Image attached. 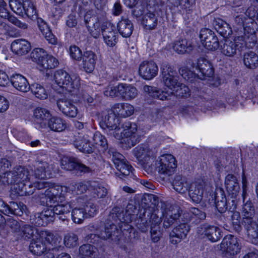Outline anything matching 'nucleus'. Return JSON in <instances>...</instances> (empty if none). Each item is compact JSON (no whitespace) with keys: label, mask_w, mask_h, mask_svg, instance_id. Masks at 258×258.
<instances>
[{"label":"nucleus","mask_w":258,"mask_h":258,"mask_svg":"<svg viewBox=\"0 0 258 258\" xmlns=\"http://www.w3.org/2000/svg\"><path fill=\"white\" fill-rule=\"evenodd\" d=\"M173 48L177 53L184 54L191 51L194 48V45L190 41L181 39L174 42Z\"/></svg>","instance_id":"obj_36"},{"label":"nucleus","mask_w":258,"mask_h":258,"mask_svg":"<svg viewBox=\"0 0 258 258\" xmlns=\"http://www.w3.org/2000/svg\"><path fill=\"white\" fill-rule=\"evenodd\" d=\"M39 235L38 229L29 225H24L22 226L20 232L18 236V239L28 240L38 237Z\"/></svg>","instance_id":"obj_33"},{"label":"nucleus","mask_w":258,"mask_h":258,"mask_svg":"<svg viewBox=\"0 0 258 258\" xmlns=\"http://www.w3.org/2000/svg\"><path fill=\"white\" fill-rule=\"evenodd\" d=\"M25 209L26 206L22 203L12 202L10 203V205H8L0 199V212L6 215H14L21 216Z\"/></svg>","instance_id":"obj_14"},{"label":"nucleus","mask_w":258,"mask_h":258,"mask_svg":"<svg viewBox=\"0 0 258 258\" xmlns=\"http://www.w3.org/2000/svg\"><path fill=\"white\" fill-rule=\"evenodd\" d=\"M6 222L7 226L11 229L12 232L14 233L15 236L17 238L22 228L20 223L11 218H8Z\"/></svg>","instance_id":"obj_54"},{"label":"nucleus","mask_w":258,"mask_h":258,"mask_svg":"<svg viewBox=\"0 0 258 258\" xmlns=\"http://www.w3.org/2000/svg\"><path fill=\"white\" fill-rule=\"evenodd\" d=\"M158 68L155 62L153 61H144L139 67V73L140 76L145 80H150L157 75Z\"/></svg>","instance_id":"obj_15"},{"label":"nucleus","mask_w":258,"mask_h":258,"mask_svg":"<svg viewBox=\"0 0 258 258\" xmlns=\"http://www.w3.org/2000/svg\"><path fill=\"white\" fill-rule=\"evenodd\" d=\"M143 89L145 92L147 93L149 96L162 100L168 99V97L170 95V93L165 92L154 87L148 85L144 86Z\"/></svg>","instance_id":"obj_38"},{"label":"nucleus","mask_w":258,"mask_h":258,"mask_svg":"<svg viewBox=\"0 0 258 258\" xmlns=\"http://www.w3.org/2000/svg\"><path fill=\"white\" fill-rule=\"evenodd\" d=\"M92 135L93 134L89 132L87 134L83 136L82 138V152L91 154L94 152L95 146L91 141Z\"/></svg>","instance_id":"obj_44"},{"label":"nucleus","mask_w":258,"mask_h":258,"mask_svg":"<svg viewBox=\"0 0 258 258\" xmlns=\"http://www.w3.org/2000/svg\"><path fill=\"white\" fill-rule=\"evenodd\" d=\"M200 38L203 45L207 49L214 51L219 47V43L215 33L211 30L203 28L200 33Z\"/></svg>","instance_id":"obj_9"},{"label":"nucleus","mask_w":258,"mask_h":258,"mask_svg":"<svg viewBox=\"0 0 258 258\" xmlns=\"http://www.w3.org/2000/svg\"><path fill=\"white\" fill-rule=\"evenodd\" d=\"M157 160V164H163L167 165L171 170L174 169L177 166L175 158L171 154L162 155Z\"/></svg>","instance_id":"obj_49"},{"label":"nucleus","mask_w":258,"mask_h":258,"mask_svg":"<svg viewBox=\"0 0 258 258\" xmlns=\"http://www.w3.org/2000/svg\"><path fill=\"white\" fill-rule=\"evenodd\" d=\"M47 249L45 244L40 238L36 237V239H33L29 245V250L34 255H40L44 253Z\"/></svg>","instance_id":"obj_39"},{"label":"nucleus","mask_w":258,"mask_h":258,"mask_svg":"<svg viewBox=\"0 0 258 258\" xmlns=\"http://www.w3.org/2000/svg\"><path fill=\"white\" fill-rule=\"evenodd\" d=\"M67 95L61 94L56 96V104L59 110L64 115L75 117L78 113V109L72 101L68 99Z\"/></svg>","instance_id":"obj_8"},{"label":"nucleus","mask_w":258,"mask_h":258,"mask_svg":"<svg viewBox=\"0 0 258 258\" xmlns=\"http://www.w3.org/2000/svg\"><path fill=\"white\" fill-rule=\"evenodd\" d=\"M161 223V218H159L156 214H152L151 215L149 222L146 221L145 224L144 222L140 223L139 224V228L141 230L142 232H146L148 230V227L149 224L150 225V229L153 227L155 228H160L159 224Z\"/></svg>","instance_id":"obj_42"},{"label":"nucleus","mask_w":258,"mask_h":258,"mask_svg":"<svg viewBox=\"0 0 258 258\" xmlns=\"http://www.w3.org/2000/svg\"><path fill=\"white\" fill-rule=\"evenodd\" d=\"M157 17L153 12H146L142 18V24L146 29L152 30L155 29L157 25Z\"/></svg>","instance_id":"obj_40"},{"label":"nucleus","mask_w":258,"mask_h":258,"mask_svg":"<svg viewBox=\"0 0 258 258\" xmlns=\"http://www.w3.org/2000/svg\"><path fill=\"white\" fill-rule=\"evenodd\" d=\"M9 5L11 10L14 12L24 17V2L22 3L18 0H10Z\"/></svg>","instance_id":"obj_56"},{"label":"nucleus","mask_w":258,"mask_h":258,"mask_svg":"<svg viewBox=\"0 0 258 258\" xmlns=\"http://www.w3.org/2000/svg\"><path fill=\"white\" fill-rule=\"evenodd\" d=\"M225 184L228 195L232 198H236L239 191L240 186L236 176L233 174H228L225 177Z\"/></svg>","instance_id":"obj_22"},{"label":"nucleus","mask_w":258,"mask_h":258,"mask_svg":"<svg viewBox=\"0 0 258 258\" xmlns=\"http://www.w3.org/2000/svg\"><path fill=\"white\" fill-rule=\"evenodd\" d=\"M93 192L91 197H97L98 198H105L107 193V189L97 182V186H95L93 190Z\"/></svg>","instance_id":"obj_63"},{"label":"nucleus","mask_w":258,"mask_h":258,"mask_svg":"<svg viewBox=\"0 0 258 258\" xmlns=\"http://www.w3.org/2000/svg\"><path fill=\"white\" fill-rule=\"evenodd\" d=\"M206 186V183L203 180L196 181L191 184L188 194L194 202L199 203L201 202Z\"/></svg>","instance_id":"obj_19"},{"label":"nucleus","mask_w":258,"mask_h":258,"mask_svg":"<svg viewBox=\"0 0 258 258\" xmlns=\"http://www.w3.org/2000/svg\"><path fill=\"white\" fill-rule=\"evenodd\" d=\"M47 124L50 130L56 132H62L67 127L66 121L58 116L50 117Z\"/></svg>","instance_id":"obj_34"},{"label":"nucleus","mask_w":258,"mask_h":258,"mask_svg":"<svg viewBox=\"0 0 258 258\" xmlns=\"http://www.w3.org/2000/svg\"><path fill=\"white\" fill-rule=\"evenodd\" d=\"M78 161L74 157H63L61 161L62 169L72 171L80 167Z\"/></svg>","instance_id":"obj_46"},{"label":"nucleus","mask_w":258,"mask_h":258,"mask_svg":"<svg viewBox=\"0 0 258 258\" xmlns=\"http://www.w3.org/2000/svg\"><path fill=\"white\" fill-rule=\"evenodd\" d=\"M32 93L35 96L40 99H45L47 97V93L45 88L41 85L37 83L33 84L30 86Z\"/></svg>","instance_id":"obj_50"},{"label":"nucleus","mask_w":258,"mask_h":258,"mask_svg":"<svg viewBox=\"0 0 258 258\" xmlns=\"http://www.w3.org/2000/svg\"><path fill=\"white\" fill-rule=\"evenodd\" d=\"M24 16L26 15L32 20H37V11L33 4L28 0L24 2Z\"/></svg>","instance_id":"obj_48"},{"label":"nucleus","mask_w":258,"mask_h":258,"mask_svg":"<svg viewBox=\"0 0 258 258\" xmlns=\"http://www.w3.org/2000/svg\"><path fill=\"white\" fill-rule=\"evenodd\" d=\"M243 62L249 69H254L258 67V55L254 52L249 51L243 55Z\"/></svg>","instance_id":"obj_43"},{"label":"nucleus","mask_w":258,"mask_h":258,"mask_svg":"<svg viewBox=\"0 0 258 258\" xmlns=\"http://www.w3.org/2000/svg\"><path fill=\"white\" fill-rule=\"evenodd\" d=\"M97 186V181H84L82 182V194L86 192L88 194L86 196L92 195L93 190Z\"/></svg>","instance_id":"obj_59"},{"label":"nucleus","mask_w":258,"mask_h":258,"mask_svg":"<svg viewBox=\"0 0 258 258\" xmlns=\"http://www.w3.org/2000/svg\"><path fill=\"white\" fill-rule=\"evenodd\" d=\"M91 141H93L96 146H100L103 150L108 148L106 139L99 132H97L94 134L93 137H92Z\"/></svg>","instance_id":"obj_52"},{"label":"nucleus","mask_w":258,"mask_h":258,"mask_svg":"<svg viewBox=\"0 0 258 258\" xmlns=\"http://www.w3.org/2000/svg\"><path fill=\"white\" fill-rule=\"evenodd\" d=\"M241 213L242 223L246 230L247 235L255 234V231L258 230V218H254L255 210L250 200H248L243 203Z\"/></svg>","instance_id":"obj_3"},{"label":"nucleus","mask_w":258,"mask_h":258,"mask_svg":"<svg viewBox=\"0 0 258 258\" xmlns=\"http://www.w3.org/2000/svg\"><path fill=\"white\" fill-rule=\"evenodd\" d=\"M121 128L122 131L119 127L116 131H113L112 134L115 138L120 140L122 149H131L140 142L141 135L135 123L125 121L121 124Z\"/></svg>","instance_id":"obj_2"},{"label":"nucleus","mask_w":258,"mask_h":258,"mask_svg":"<svg viewBox=\"0 0 258 258\" xmlns=\"http://www.w3.org/2000/svg\"><path fill=\"white\" fill-rule=\"evenodd\" d=\"M53 80L57 86L54 89L58 95L68 94L72 93V95L79 91V88L73 86V82L70 75L66 71L59 70L54 75Z\"/></svg>","instance_id":"obj_4"},{"label":"nucleus","mask_w":258,"mask_h":258,"mask_svg":"<svg viewBox=\"0 0 258 258\" xmlns=\"http://www.w3.org/2000/svg\"><path fill=\"white\" fill-rule=\"evenodd\" d=\"M117 106L122 108L119 111V115L123 117H126L132 115L134 112V107L128 103H117Z\"/></svg>","instance_id":"obj_55"},{"label":"nucleus","mask_w":258,"mask_h":258,"mask_svg":"<svg viewBox=\"0 0 258 258\" xmlns=\"http://www.w3.org/2000/svg\"><path fill=\"white\" fill-rule=\"evenodd\" d=\"M97 213V208L94 203L89 201L85 204L84 207L82 208V213L83 217L89 218L93 217Z\"/></svg>","instance_id":"obj_51"},{"label":"nucleus","mask_w":258,"mask_h":258,"mask_svg":"<svg viewBox=\"0 0 258 258\" xmlns=\"http://www.w3.org/2000/svg\"><path fill=\"white\" fill-rule=\"evenodd\" d=\"M198 232L206 236L212 242L219 240L222 236L221 230L219 227L207 224L201 225Z\"/></svg>","instance_id":"obj_18"},{"label":"nucleus","mask_w":258,"mask_h":258,"mask_svg":"<svg viewBox=\"0 0 258 258\" xmlns=\"http://www.w3.org/2000/svg\"><path fill=\"white\" fill-rule=\"evenodd\" d=\"M84 21L88 30L92 32L93 29L97 30L100 27V24L102 20H100L97 17L92 15L90 12H88L84 16Z\"/></svg>","instance_id":"obj_37"},{"label":"nucleus","mask_w":258,"mask_h":258,"mask_svg":"<svg viewBox=\"0 0 258 258\" xmlns=\"http://www.w3.org/2000/svg\"><path fill=\"white\" fill-rule=\"evenodd\" d=\"M10 82L13 87L22 92H27L30 90V86L27 79L20 74H15L10 78Z\"/></svg>","instance_id":"obj_25"},{"label":"nucleus","mask_w":258,"mask_h":258,"mask_svg":"<svg viewBox=\"0 0 258 258\" xmlns=\"http://www.w3.org/2000/svg\"><path fill=\"white\" fill-rule=\"evenodd\" d=\"M170 94H175L176 96L182 98H187L190 95L189 88L185 85L179 83L178 87L175 88Z\"/></svg>","instance_id":"obj_53"},{"label":"nucleus","mask_w":258,"mask_h":258,"mask_svg":"<svg viewBox=\"0 0 258 258\" xmlns=\"http://www.w3.org/2000/svg\"><path fill=\"white\" fill-rule=\"evenodd\" d=\"M7 4L4 0H0V17L7 18L10 22L22 29H27L28 25L26 23L21 22L14 16H9V12L6 8Z\"/></svg>","instance_id":"obj_21"},{"label":"nucleus","mask_w":258,"mask_h":258,"mask_svg":"<svg viewBox=\"0 0 258 258\" xmlns=\"http://www.w3.org/2000/svg\"><path fill=\"white\" fill-rule=\"evenodd\" d=\"M51 115L50 111L43 108L37 107L34 111V116L35 121L40 124V127L43 128L46 126L44 121L49 119Z\"/></svg>","instance_id":"obj_32"},{"label":"nucleus","mask_w":258,"mask_h":258,"mask_svg":"<svg viewBox=\"0 0 258 258\" xmlns=\"http://www.w3.org/2000/svg\"><path fill=\"white\" fill-rule=\"evenodd\" d=\"M118 125L119 119L112 110L108 111L100 121L101 126L104 129L107 128L110 131L117 130L119 128Z\"/></svg>","instance_id":"obj_20"},{"label":"nucleus","mask_w":258,"mask_h":258,"mask_svg":"<svg viewBox=\"0 0 258 258\" xmlns=\"http://www.w3.org/2000/svg\"><path fill=\"white\" fill-rule=\"evenodd\" d=\"M235 40L232 41L229 39H226L220 46L221 53L228 57H232L236 54L237 50H239L241 46Z\"/></svg>","instance_id":"obj_24"},{"label":"nucleus","mask_w":258,"mask_h":258,"mask_svg":"<svg viewBox=\"0 0 258 258\" xmlns=\"http://www.w3.org/2000/svg\"><path fill=\"white\" fill-rule=\"evenodd\" d=\"M32 173V175L31 176L32 179L33 177L36 179H44L50 176L51 167L46 162H39Z\"/></svg>","instance_id":"obj_23"},{"label":"nucleus","mask_w":258,"mask_h":258,"mask_svg":"<svg viewBox=\"0 0 258 258\" xmlns=\"http://www.w3.org/2000/svg\"><path fill=\"white\" fill-rule=\"evenodd\" d=\"M221 247L223 250L230 255L236 254L240 249L237 238L232 235H228L224 238Z\"/></svg>","instance_id":"obj_17"},{"label":"nucleus","mask_w":258,"mask_h":258,"mask_svg":"<svg viewBox=\"0 0 258 258\" xmlns=\"http://www.w3.org/2000/svg\"><path fill=\"white\" fill-rule=\"evenodd\" d=\"M71 209V206L69 204L67 203L65 204H57L53 206V210L54 211L55 215H61L59 218L62 221H64L67 217L66 214H69Z\"/></svg>","instance_id":"obj_47"},{"label":"nucleus","mask_w":258,"mask_h":258,"mask_svg":"<svg viewBox=\"0 0 258 258\" xmlns=\"http://www.w3.org/2000/svg\"><path fill=\"white\" fill-rule=\"evenodd\" d=\"M174 189L179 193L183 194L188 189V184L184 177L180 175H176L172 182Z\"/></svg>","instance_id":"obj_45"},{"label":"nucleus","mask_w":258,"mask_h":258,"mask_svg":"<svg viewBox=\"0 0 258 258\" xmlns=\"http://www.w3.org/2000/svg\"><path fill=\"white\" fill-rule=\"evenodd\" d=\"M63 243L66 247H74L78 244V237L73 234H68L64 237Z\"/></svg>","instance_id":"obj_62"},{"label":"nucleus","mask_w":258,"mask_h":258,"mask_svg":"<svg viewBox=\"0 0 258 258\" xmlns=\"http://www.w3.org/2000/svg\"><path fill=\"white\" fill-rule=\"evenodd\" d=\"M159 206L161 207L162 214L164 227L168 228L180 216V208L178 206H173L165 202H161Z\"/></svg>","instance_id":"obj_7"},{"label":"nucleus","mask_w":258,"mask_h":258,"mask_svg":"<svg viewBox=\"0 0 258 258\" xmlns=\"http://www.w3.org/2000/svg\"><path fill=\"white\" fill-rule=\"evenodd\" d=\"M102 34L105 43L110 47H113L117 42V35L115 25L106 21L101 25Z\"/></svg>","instance_id":"obj_11"},{"label":"nucleus","mask_w":258,"mask_h":258,"mask_svg":"<svg viewBox=\"0 0 258 258\" xmlns=\"http://www.w3.org/2000/svg\"><path fill=\"white\" fill-rule=\"evenodd\" d=\"M211 198L212 202H227L224 191L221 188H217L214 194L211 196Z\"/></svg>","instance_id":"obj_64"},{"label":"nucleus","mask_w":258,"mask_h":258,"mask_svg":"<svg viewBox=\"0 0 258 258\" xmlns=\"http://www.w3.org/2000/svg\"><path fill=\"white\" fill-rule=\"evenodd\" d=\"M58 64L59 62L57 59L52 55L46 53L38 66L40 70L44 71L54 69L57 67Z\"/></svg>","instance_id":"obj_35"},{"label":"nucleus","mask_w":258,"mask_h":258,"mask_svg":"<svg viewBox=\"0 0 258 258\" xmlns=\"http://www.w3.org/2000/svg\"><path fill=\"white\" fill-rule=\"evenodd\" d=\"M49 185H51V182L45 181L33 182L32 179L31 182H28V185H26L27 187L25 186V184L20 183L17 188L19 190V196H26L32 195L36 189L48 188Z\"/></svg>","instance_id":"obj_12"},{"label":"nucleus","mask_w":258,"mask_h":258,"mask_svg":"<svg viewBox=\"0 0 258 258\" xmlns=\"http://www.w3.org/2000/svg\"><path fill=\"white\" fill-rule=\"evenodd\" d=\"M163 81L164 85L170 89L171 92L178 87V82L176 72L170 65L163 63L161 66Z\"/></svg>","instance_id":"obj_10"},{"label":"nucleus","mask_w":258,"mask_h":258,"mask_svg":"<svg viewBox=\"0 0 258 258\" xmlns=\"http://www.w3.org/2000/svg\"><path fill=\"white\" fill-rule=\"evenodd\" d=\"M53 210V206L50 204L49 208L44 209L41 213H38L34 216V218L32 219V223L36 226H45L47 224L53 221L55 215Z\"/></svg>","instance_id":"obj_13"},{"label":"nucleus","mask_w":258,"mask_h":258,"mask_svg":"<svg viewBox=\"0 0 258 258\" xmlns=\"http://www.w3.org/2000/svg\"><path fill=\"white\" fill-rule=\"evenodd\" d=\"M46 53L42 48H36L31 52L30 57L32 60L38 65Z\"/></svg>","instance_id":"obj_58"},{"label":"nucleus","mask_w":258,"mask_h":258,"mask_svg":"<svg viewBox=\"0 0 258 258\" xmlns=\"http://www.w3.org/2000/svg\"><path fill=\"white\" fill-rule=\"evenodd\" d=\"M118 91H119L120 96L125 100H132L136 98L138 94L137 88L131 85L119 84Z\"/></svg>","instance_id":"obj_28"},{"label":"nucleus","mask_w":258,"mask_h":258,"mask_svg":"<svg viewBox=\"0 0 258 258\" xmlns=\"http://www.w3.org/2000/svg\"><path fill=\"white\" fill-rule=\"evenodd\" d=\"M63 187L59 185H56L51 182V185H49L48 188L45 191V195L47 198L46 203L48 205L55 204L61 200L62 196Z\"/></svg>","instance_id":"obj_16"},{"label":"nucleus","mask_w":258,"mask_h":258,"mask_svg":"<svg viewBox=\"0 0 258 258\" xmlns=\"http://www.w3.org/2000/svg\"><path fill=\"white\" fill-rule=\"evenodd\" d=\"M11 49L16 54L23 55L27 54L30 50L31 45L25 39H17L12 43Z\"/></svg>","instance_id":"obj_27"},{"label":"nucleus","mask_w":258,"mask_h":258,"mask_svg":"<svg viewBox=\"0 0 258 258\" xmlns=\"http://www.w3.org/2000/svg\"><path fill=\"white\" fill-rule=\"evenodd\" d=\"M28 169L23 166H18L14 168L12 171L9 172L7 174L6 180H2L4 183L14 184V188L17 194L19 195V190L17 188L20 183L25 184V186L27 187L28 182H31L32 180Z\"/></svg>","instance_id":"obj_5"},{"label":"nucleus","mask_w":258,"mask_h":258,"mask_svg":"<svg viewBox=\"0 0 258 258\" xmlns=\"http://www.w3.org/2000/svg\"><path fill=\"white\" fill-rule=\"evenodd\" d=\"M189 230V228L188 225L181 224L173 229L170 233V237L171 238H177L178 240H176L175 242H178L180 241L181 239L185 238Z\"/></svg>","instance_id":"obj_41"},{"label":"nucleus","mask_w":258,"mask_h":258,"mask_svg":"<svg viewBox=\"0 0 258 258\" xmlns=\"http://www.w3.org/2000/svg\"><path fill=\"white\" fill-rule=\"evenodd\" d=\"M117 231L116 226L113 223H107L105 226L104 231L101 233V238L106 239L111 237Z\"/></svg>","instance_id":"obj_57"},{"label":"nucleus","mask_w":258,"mask_h":258,"mask_svg":"<svg viewBox=\"0 0 258 258\" xmlns=\"http://www.w3.org/2000/svg\"><path fill=\"white\" fill-rule=\"evenodd\" d=\"M117 26L119 33L122 37L127 38L132 35L134 26L129 19L121 18Z\"/></svg>","instance_id":"obj_30"},{"label":"nucleus","mask_w":258,"mask_h":258,"mask_svg":"<svg viewBox=\"0 0 258 258\" xmlns=\"http://www.w3.org/2000/svg\"><path fill=\"white\" fill-rule=\"evenodd\" d=\"M108 153L110 156H112V161L119 171V173H116L118 176L121 175L124 177L129 176L130 178H134V169L122 154L113 148H109Z\"/></svg>","instance_id":"obj_6"},{"label":"nucleus","mask_w":258,"mask_h":258,"mask_svg":"<svg viewBox=\"0 0 258 258\" xmlns=\"http://www.w3.org/2000/svg\"><path fill=\"white\" fill-rule=\"evenodd\" d=\"M155 167V169L153 171V173L157 171L161 174L170 175L174 172V169L171 170L167 165L165 166L163 164H157V160L153 161L152 165Z\"/></svg>","instance_id":"obj_60"},{"label":"nucleus","mask_w":258,"mask_h":258,"mask_svg":"<svg viewBox=\"0 0 258 258\" xmlns=\"http://www.w3.org/2000/svg\"><path fill=\"white\" fill-rule=\"evenodd\" d=\"M142 202L146 204L147 207L157 206L159 204V198L155 195L147 194L142 199Z\"/></svg>","instance_id":"obj_61"},{"label":"nucleus","mask_w":258,"mask_h":258,"mask_svg":"<svg viewBox=\"0 0 258 258\" xmlns=\"http://www.w3.org/2000/svg\"><path fill=\"white\" fill-rule=\"evenodd\" d=\"M39 236L43 238L45 240L51 245L52 247L49 248H51L52 250H58L61 246L59 245L61 241V237L58 234H54L48 231H41L39 233Z\"/></svg>","instance_id":"obj_26"},{"label":"nucleus","mask_w":258,"mask_h":258,"mask_svg":"<svg viewBox=\"0 0 258 258\" xmlns=\"http://www.w3.org/2000/svg\"><path fill=\"white\" fill-rule=\"evenodd\" d=\"M197 68L203 76L210 77L214 75V68L212 63L204 58L198 59Z\"/></svg>","instance_id":"obj_31"},{"label":"nucleus","mask_w":258,"mask_h":258,"mask_svg":"<svg viewBox=\"0 0 258 258\" xmlns=\"http://www.w3.org/2000/svg\"><path fill=\"white\" fill-rule=\"evenodd\" d=\"M97 58L95 53L91 50H87L84 52L82 59L86 72L90 73L94 70Z\"/></svg>","instance_id":"obj_29"},{"label":"nucleus","mask_w":258,"mask_h":258,"mask_svg":"<svg viewBox=\"0 0 258 258\" xmlns=\"http://www.w3.org/2000/svg\"><path fill=\"white\" fill-rule=\"evenodd\" d=\"M154 137L151 138L147 143L140 145L133 150L134 155L148 174H152L153 171L155 169L152 165L156 156L157 147L159 145V143L154 145Z\"/></svg>","instance_id":"obj_1"}]
</instances>
